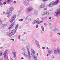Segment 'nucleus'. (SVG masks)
Segmentation results:
<instances>
[{
  "mask_svg": "<svg viewBox=\"0 0 60 60\" xmlns=\"http://www.w3.org/2000/svg\"><path fill=\"white\" fill-rule=\"evenodd\" d=\"M57 34H59V35H60V34L59 33H58Z\"/></svg>",
  "mask_w": 60,
  "mask_h": 60,
  "instance_id": "obj_49",
  "label": "nucleus"
},
{
  "mask_svg": "<svg viewBox=\"0 0 60 60\" xmlns=\"http://www.w3.org/2000/svg\"><path fill=\"white\" fill-rule=\"evenodd\" d=\"M0 1H1V0H0Z\"/></svg>",
  "mask_w": 60,
  "mask_h": 60,
  "instance_id": "obj_64",
  "label": "nucleus"
},
{
  "mask_svg": "<svg viewBox=\"0 0 60 60\" xmlns=\"http://www.w3.org/2000/svg\"><path fill=\"white\" fill-rule=\"evenodd\" d=\"M6 4V2L3 3L4 4Z\"/></svg>",
  "mask_w": 60,
  "mask_h": 60,
  "instance_id": "obj_43",
  "label": "nucleus"
},
{
  "mask_svg": "<svg viewBox=\"0 0 60 60\" xmlns=\"http://www.w3.org/2000/svg\"><path fill=\"white\" fill-rule=\"evenodd\" d=\"M52 58L53 59L55 58V57H54L53 56H52Z\"/></svg>",
  "mask_w": 60,
  "mask_h": 60,
  "instance_id": "obj_47",
  "label": "nucleus"
},
{
  "mask_svg": "<svg viewBox=\"0 0 60 60\" xmlns=\"http://www.w3.org/2000/svg\"><path fill=\"white\" fill-rule=\"evenodd\" d=\"M45 14L46 15V12H45H45H44V13H43V15H45Z\"/></svg>",
  "mask_w": 60,
  "mask_h": 60,
  "instance_id": "obj_30",
  "label": "nucleus"
},
{
  "mask_svg": "<svg viewBox=\"0 0 60 60\" xmlns=\"http://www.w3.org/2000/svg\"><path fill=\"white\" fill-rule=\"evenodd\" d=\"M38 55V53H37V55Z\"/></svg>",
  "mask_w": 60,
  "mask_h": 60,
  "instance_id": "obj_56",
  "label": "nucleus"
},
{
  "mask_svg": "<svg viewBox=\"0 0 60 60\" xmlns=\"http://www.w3.org/2000/svg\"><path fill=\"white\" fill-rule=\"evenodd\" d=\"M33 56L34 57V59L35 60H37V56H36V55H35L34 56Z\"/></svg>",
  "mask_w": 60,
  "mask_h": 60,
  "instance_id": "obj_14",
  "label": "nucleus"
},
{
  "mask_svg": "<svg viewBox=\"0 0 60 60\" xmlns=\"http://www.w3.org/2000/svg\"><path fill=\"white\" fill-rule=\"evenodd\" d=\"M20 36H20V35H19V37H18V39L19 40V39H20Z\"/></svg>",
  "mask_w": 60,
  "mask_h": 60,
  "instance_id": "obj_34",
  "label": "nucleus"
},
{
  "mask_svg": "<svg viewBox=\"0 0 60 60\" xmlns=\"http://www.w3.org/2000/svg\"><path fill=\"white\" fill-rule=\"evenodd\" d=\"M14 2L15 3H16V2L15 1H14Z\"/></svg>",
  "mask_w": 60,
  "mask_h": 60,
  "instance_id": "obj_53",
  "label": "nucleus"
},
{
  "mask_svg": "<svg viewBox=\"0 0 60 60\" xmlns=\"http://www.w3.org/2000/svg\"><path fill=\"white\" fill-rule=\"evenodd\" d=\"M16 15H14L12 16V17L11 18L10 21L11 22H13L14 20H15V19H16Z\"/></svg>",
  "mask_w": 60,
  "mask_h": 60,
  "instance_id": "obj_4",
  "label": "nucleus"
},
{
  "mask_svg": "<svg viewBox=\"0 0 60 60\" xmlns=\"http://www.w3.org/2000/svg\"><path fill=\"white\" fill-rule=\"evenodd\" d=\"M52 2L53 3V5H56L58 3V0H57L56 1H55V2Z\"/></svg>",
  "mask_w": 60,
  "mask_h": 60,
  "instance_id": "obj_12",
  "label": "nucleus"
},
{
  "mask_svg": "<svg viewBox=\"0 0 60 60\" xmlns=\"http://www.w3.org/2000/svg\"><path fill=\"white\" fill-rule=\"evenodd\" d=\"M42 32H41V34H42Z\"/></svg>",
  "mask_w": 60,
  "mask_h": 60,
  "instance_id": "obj_59",
  "label": "nucleus"
},
{
  "mask_svg": "<svg viewBox=\"0 0 60 60\" xmlns=\"http://www.w3.org/2000/svg\"><path fill=\"white\" fill-rule=\"evenodd\" d=\"M37 23V21H36V20H35L33 22L32 24H35Z\"/></svg>",
  "mask_w": 60,
  "mask_h": 60,
  "instance_id": "obj_23",
  "label": "nucleus"
},
{
  "mask_svg": "<svg viewBox=\"0 0 60 60\" xmlns=\"http://www.w3.org/2000/svg\"><path fill=\"white\" fill-rule=\"evenodd\" d=\"M32 0H30V1H32Z\"/></svg>",
  "mask_w": 60,
  "mask_h": 60,
  "instance_id": "obj_63",
  "label": "nucleus"
},
{
  "mask_svg": "<svg viewBox=\"0 0 60 60\" xmlns=\"http://www.w3.org/2000/svg\"><path fill=\"white\" fill-rule=\"evenodd\" d=\"M48 0H42V1L45 2V1H47Z\"/></svg>",
  "mask_w": 60,
  "mask_h": 60,
  "instance_id": "obj_38",
  "label": "nucleus"
},
{
  "mask_svg": "<svg viewBox=\"0 0 60 60\" xmlns=\"http://www.w3.org/2000/svg\"><path fill=\"white\" fill-rule=\"evenodd\" d=\"M33 8L32 7H29L27 8L26 11L27 12H30L31 11H32V10H33Z\"/></svg>",
  "mask_w": 60,
  "mask_h": 60,
  "instance_id": "obj_5",
  "label": "nucleus"
},
{
  "mask_svg": "<svg viewBox=\"0 0 60 60\" xmlns=\"http://www.w3.org/2000/svg\"><path fill=\"white\" fill-rule=\"evenodd\" d=\"M57 30V29H55L54 30H53V31H56Z\"/></svg>",
  "mask_w": 60,
  "mask_h": 60,
  "instance_id": "obj_40",
  "label": "nucleus"
},
{
  "mask_svg": "<svg viewBox=\"0 0 60 60\" xmlns=\"http://www.w3.org/2000/svg\"><path fill=\"white\" fill-rule=\"evenodd\" d=\"M5 13V12H3V14H4Z\"/></svg>",
  "mask_w": 60,
  "mask_h": 60,
  "instance_id": "obj_55",
  "label": "nucleus"
},
{
  "mask_svg": "<svg viewBox=\"0 0 60 60\" xmlns=\"http://www.w3.org/2000/svg\"><path fill=\"white\" fill-rule=\"evenodd\" d=\"M2 53H3V52H1V53H0V56H1L2 55Z\"/></svg>",
  "mask_w": 60,
  "mask_h": 60,
  "instance_id": "obj_41",
  "label": "nucleus"
},
{
  "mask_svg": "<svg viewBox=\"0 0 60 60\" xmlns=\"http://www.w3.org/2000/svg\"><path fill=\"white\" fill-rule=\"evenodd\" d=\"M42 49H45V48L44 47H42Z\"/></svg>",
  "mask_w": 60,
  "mask_h": 60,
  "instance_id": "obj_44",
  "label": "nucleus"
},
{
  "mask_svg": "<svg viewBox=\"0 0 60 60\" xmlns=\"http://www.w3.org/2000/svg\"><path fill=\"white\" fill-rule=\"evenodd\" d=\"M37 24H40V23H42L43 21H37Z\"/></svg>",
  "mask_w": 60,
  "mask_h": 60,
  "instance_id": "obj_20",
  "label": "nucleus"
},
{
  "mask_svg": "<svg viewBox=\"0 0 60 60\" xmlns=\"http://www.w3.org/2000/svg\"><path fill=\"white\" fill-rule=\"evenodd\" d=\"M40 8H42L45 7V5H44V3H41V5L39 7Z\"/></svg>",
  "mask_w": 60,
  "mask_h": 60,
  "instance_id": "obj_7",
  "label": "nucleus"
},
{
  "mask_svg": "<svg viewBox=\"0 0 60 60\" xmlns=\"http://www.w3.org/2000/svg\"><path fill=\"white\" fill-rule=\"evenodd\" d=\"M48 53L49 54H51V51L50 50H49L48 51Z\"/></svg>",
  "mask_w": 60,
  "mask_h": 60,
  "instance_id": "obj_32",
  "label": "nucleus"
},
{
  "mask_svg": "<svg viewBox=\"0 0 60 60\" xmlns=\"http://www.w3.org/2000/svg\"><path fill=\"white\" fill-rule=\"evenodd\" d=\"M44 25H45V26H47V24L45 23H44Z\"/></svg>",
  "mask_w": 60,
  "mask_h": 60,
  "instance_id": "obj_42",
  "label": "nucleus"
},
{
  "mask_svg": "<svg viewBox=\"0 0 60 60\" xmlns=\"http://www.w3.org/2000/svg\"><path fill=\"white\" fill-rule=\"evenodd\" d=\"M44 10H47V8H44Z\"/></svg>",
  "mask_w": 60,
  "mask_h": 60,
  "instance_id": "obj_45",
  "label": "nucleus"
},
{
  "mask_svg": "<svg viewBox=\"0 0 60 60\" xmlns=\"http://www.w3.org/2000/svg\"><path fill=\"white\" fill-rule=\"evenodd\" d=\"M22 59H24V58L23 57H22L21 58Z\"/></svg>",
  "mask_w": 60,
  "mask_h": 60,
  "instance_id": "obj_50",
  "label": "nucleus"
},
{
  "mask_svg": "<svg viewBox=\"0 0 60 60\" xmlns=\"http://www.w3.org/2000/svg\"><path fill=\"white\" fill-rule=\"evenodd\" d=\"M24 34H26V32H24Z\"/></svg>",
  "mask_w": 60,
  "mask_h": 60,
  "instance_id": "obj_60",
  "label": "nucleus"
},
{
  "mask_svg": "<svg viewBox=\"0 0 60 60\" xmlns=\"http://www.w3.org/2000/svg\"><path fill=\"white\" fill-rule=\"evenodd\" d=\"M16 30H13L9 34L8 36L11 37L13 35L15 34V33H16Z\"/></svg>",
  "mask_w": 60,
  "mask_h": 60,
  "instance_id": "obj_2",
  "label": "nucleus"
},
{
  "mask_svg": "<svg viewBox=\"0 0 60 60\" xmlns=\"http://www.w3.org/2000/svg\"><path fill=\"white\" fill-rule=\"evenodd\" d=\"M31 55H32V56H34V55L35 54V51L31 49Z\"/></svg>",
  "mask_w": 60,
  "mask_h": 60,
  "instance_id": "obj_8",
  "label": "nucleus"
},
{
  "mask_svg": "<svg viewBox=\"0 0 60 60\" xmlns=\"http://www.w3.org/2000/svg\"><path fill=\"white\" fill-rule=\"evenodd\" d=\"M24 4L25 5H26V6H28L30 5L29 3H27L26 1H24Z\"/></svg>",
  "mask_w": 60,
  "mask_h": 60,
  "instance_id": "obj_10",
  "label": "nucleus"
},
{
  "mask_svg": "<svg viewBox=\"0 0 60 60\" xmlns=\"http://www.w3.org/2000/svg\"><path fill=\"white\" fill-rule=\"evenodd\" d=\"M53 3L52 2H51L49 4L48 6L49 7H52V6H53Z\"/></svg>",
  "mask_w": 60,
  "mask_h": 60,
  "instance_id": "obj_15",
  "label": "nucleus"
},
{
  "mask_svg": "<svg viewBox=\"0 0 60 60\" xmlns=\"http://www.w3.org/2000/svg\"><path fill=\"white\" fill-rule=\"evenodd\" d=\"M45 12H46V15H49V11H45Z\"/></svg>",
  "mask_w": 60,
  "mask_h": 60,
  "instance_id": "obj_21",
  "label": "nucleus"
},
{
  "mask_svg": "<svg viewBox=\"0 0 60 60\" xmlns=\"http://www.w3.org/2000/svg\"><path fill=\"white\" fill-rule=\"evenodd\" d=\"M54 54H55L56 55V54L57 53V51L56 50H54Z\"/></svg>",
  "mask_w": 60,
  "mask_h": 60,
  "instance_id": "obj_25",
  "label": "nucleus"
},
{
  "mask_svg": "<svg viewBox=\"0 0 60 60\" xmlns=\"http://www.w3.org/2000/svg\"><path fill=\"white\" fill-rule=\"evenodd\" d=\"M7 25L6 24H3L2 25V27H4V26H6Z\"/></svg>",
  "mask_w": 60,
  "mask_h": 60,
  "instance_id": "obj_24",
  "label": "nucleus"
},
{
  "mask_svg": "<svg viewBox=\"0 0 60 60\" xmlns=\"http://www.w3.org/2000/svg\"><path fill=\"white\" fill-rule=\"evenodd\" d=\"M10 60H13L12 59V58H11Z\"/></svg>",
  "mask_w": 60,
  "mask_h": 60,
  "instance_id": "obj_52",
  "label": "nucleus"
},
{
  "mask_svg": "<svg viewBox=\"0 0 60 60\" xmlns=\"http://www.w3.org/2000/svg\"><path fill=\"white\" fill-rule=\"evenodd\" d=\"M2 48H3V47H0V49H2Z\"/></svg>",
  "mask_w": 60,
  "mask_h": 60,
  "instance_id": "obj_46",
  "label": "nucleus"
},
{
  "mask_svg": "<svg viewBox=\"0 0 60 60\" xmlns=\"http://www.w3.org/2000/svg\"><path fill=\"white\" fill-rule=\"evenodd\" d=\"M49 54H47V56H49Z\"/></svg>",
  "mask_w": 60,
  "mask_h": 60,
  "instance_id": "obj_57",
  "label": "nucleus"
},
{
  "mask_svg": "<svg viewBox=\"0 0 60 60\" xmlns=\"http://www.w3.org/2000/svg\"><path fill=\"white\" fill-rule=\"evenodd\" d=\"M58 14H59V11L55 12L54 13V15L55 16H57L58 15Z\"/></svg>",
  "mask_w": 60,
  "mask_h": 60,
  "instance_id": "obj_13",
  "label": "nucleus"
},
{
  "mask_svg": "<svg viewBox=\"0 0 60 60\" xmlns=\"http://www.w3.org/2000/svg\"><path fill=\"white\" fill-rule=\"evenodd\" d=\"M47 49H49V48H48V47H47Z\"/></svg>",
  "mask_w": 60,
  "mask_h": 60,
  "instance_id": "obj_61",
  "label": "nucleus"
},
{
  "mask_svg": "<svg viewBox=\"0 0 60 60\" xmlns=\"http://www.w3.org/2000/svg\"><path fill=\"white\" fill-rule=\"evenodd\" d=\"M12 14V13H11L10 14H8L7 15V17L9 18V17H10V16Z\"/></svg>",
  "mask_w": 60,
  "mask_h": 60,
  "instance_id": "obj_19",
  "label": "nucleus"
},
{
  "mask_svg": "<svg viewBox=\"0 0 60 60\" xmlns=\"http://www.w3.org/2000/svg\"><path fill=\"white\" fill-rule=\"evenodd\" d=\"M59 13L60 14V11H59Z\"/></svg>",
  "mask_w": 60,
  "mask_h": 60,
  "instance_id": "obj_62",
  "label": "nucleus"
},
{
  "mask_svg": "<svg viewBox=\"0 0 60 60\" xmlns=\"http://www.w3.org/2000/svg\"><path fill=\"white\" fill-rule=\"evenodd\" d=\"M10 40H11L13 41H14V39L11 38L10 39Z\"/></svg>",
  "mask_w": 60,
  "mask_h": 60,
  "instance_id": "obj_36",
  "label": "nucleus"
},
{
  "mask_svg": "<svg viewBox=\"0 0 60 60\" xmlns=\"http://www.w3.org/2000/svg\"><path fill=\"white\" fill-rule=\"evenodd\" d=\"M27 50L28 51V53L29 52V48H27Z\"/></svg>",
  "mask_w": 60,
  "mask_h": 60,
  "instance_id": "obj_33",
  "label": "nucleus"
},
{
  "mask_svg": "<svg viewBox=\"0 0 60 60\" xmlns=\"http://www.w3.org/2000/svg\"><path fill=\"white\" fill-rule=\"evenodd\" d=\"M35 43L36 44V45L37 46L38 48H40V45H39V42H38V41H37L36 40H35Z\"/></svg>",
  "mask_w": 60,
  "mask_h": 60,
  "instance_id": "obj_6",
  "label": "nucleus"
},
{
  "mask_svg": "<svg viewBox=\"0 0 60 60\" xmlns=\"http://www.w3.org/2000/svg\"><path fill=\"white\" fill-rule=\"evenodd\" d=\"M41 27V28L42 29V31H44V27H43V26H42Z\"/></svg>",
  "mask_w": 60,
  "mask_h": 60,
  "instance_id": "obj_27",
  "label": "nucleus"
},
{
  "mask_svg": "<svg viewBox=\"0 0 60 60\" xmlns=\"http://www.w3.org/2000/svg\"><path fill=\"white\" fill-rule=\"evenodd\" d=\"M0 60H3V59H2V58H1V59H0Z\"/></svg>",
  "mask_w": 60,
  "mask_h": 60,
  "instance_id": "obj_58",
  "label": "nucleus"
},
{
  "mask_svg": "<svg viewBox=\"0 0 60 60\" xmlns=\"http://www.w3.org/2000/svg\"><path fill=\"white\" fill-rule=\"evenodd\" d=\"M23 19H19V21H23Z\"/></svg>",
  "mask_w": 60,
  "mask_h": 60,
  "instance_id": "obj_29",
  "label": "nucleus"
},
{
  "mask_svg": "<svg viewBox=\"0 0 60 60\" xmlns=\"http://www.w3.org/2000/svg\"><path fill=\"white\" fill-rule=\"evenodd\" d=\"M0 4H1V5H2V4H2V3H0Z\"/></svg>",
  "mask_w": 60,
  "mask_h": 60,
  "instance_id": "obj_51",
  "label": "nucleus"
},
{
  "mask_svg": "<svg viewBox=\"0 0 60 60\" xmlns=\"http://www.w3.org/2000/svg\"><path fill=\"white\" fill-rule=\"evenodd\" d=\"M1 22H2V21H1L0 20V23H1Z\"/></svg>",
  "mask_w": 60,
  "mask_h": 60,
  "instance_id": "obj_54",
  "label": "nucleus"
},
{
  "mask_svg": "<svg viewBox=\"0 0 60 60\" xmlns=\"http://www.w3.org/2000/svg\"><path fill=\"white\" fill-rule=\"evenodd\" d=\"M28 20L29 21H30L31 20V19L30 18H28Z\"/></svg>",
  "mask_w": 60,
  "mask_h": 60,
  "instance_id": "obj_28",
  "label": "nucleus"
},
{
  "mask_svg": "<svg viewBox=\"0 0 60 60\" xmlns=\"http://www.w3.org/2000/svg\"><path fill=\"white\" fill-rule=\"evenodd\" d=\"M29 44H27L26 45V47L27 48H28V47H29Z\"/></svg>",
  "mask_w": 60,
  "mask_h": 60,
  "instance_id": "obj_31",
  "label": "nucleus"
},
{
  "mask_svg": "<svg viewBox=\"0 0 60 60\" xmlns=\"http://www.w3.org/2000/svg\"><path fill=\"white\" fill-rule=\"evenodd\" d=\"M11 1L10 0H8V1L6 2V3L8 4H10V3H11Z\"/></svg>",
  "mask_w": 60,
  "mask_h": 60,
  "instance_id": "obj_17",
  "label": "nucleus"
},
{
  "mask_svg": "<svg viewBox=\"0 0 60 60\" xmlns=\"http://www.w3.org/2000/svg\"><path fill=\"white\" fill-rule=\"evenodd\" d=\"M18 25L17 24L15 27V29L16 30H17V29H18Z\"/></svg>",
  "mask_w": 60,
  "mask_h": 60,
  "instance_id": "obj_26",
  "label": "nucleus"
},
{
  "mask_svg": "<svg viewBox=\"0 0 60 60\" xmlns=\"http://www.w3.org/2000/svg\"><path fill=\"white\" fill-rule=\"evenodd\" d=\"M34 13L36 15H37L38 14V12L36 10H35L34 11Z\"/></svg>",
  "mask_w": 60,
  "mask_h": 60,
  "instance_id": "obj_22",
  "label": "nucleus"
},
{
  "mask_svg": "<svg viewBox=\"0 0 60 60\" xmlns=\"http://www.w3.org/2000/svg\"><path fill=\"white\" fill-rule=\"evenodd\" d=\"M37 21H39V18H38L37 19Z\"/></svg>",
  "mask_w": 60,
  "mask_h": 60,
  "instance_id": "obj_37",
  "label": "nucleus"
},
{
  "mask_svg": "<svg viewBox=\"0 0 60 60\" xmlns=\"http://www.w3.org/2000/svg\"><path fill=\"white\" fill-rule=\"evenodd\" d=\"M13 10V8H10L8 9L7 12V14H11V13H12V11Z\"/></svg>",
  "mask_w": 60,
  "mask_h": 60,
  "instance_id": "obj_3",
  "label": "nucleus"
},
{
  "mask_svg": "<svg viewBox=\"0 0 60 60\" xmlns=\"http://www.w3.org/2000/svg\"><path fill=\"white\" fill-rule=\"evenodd\" d=\"M13 54L14 56L13 57L14 58H15L16 57V52H13Z\"/></svg>",
  "mask_w": 60,
  "mask_h": 60,
  "instance_id": "obj_16",
  "label": "nucleus"
},
{
  "mask_svg": "<svg viewBox=\"0 0 60 60\" xmlns=\"http://www.w3.org/2000/svg\"><path fill=\"white\" fill-rule=\"evenodd\" d=\"M51 17H49V19H51Z\"/></svg>",
  "mask_w": 60,
  "mask_h": 60,
  "instance_id": "obj_48",
  "label": "nucleus"
},
{
  "mask_svg": "<svg viewBox=\"0 0 60 60\" xmlns=\"http://www.w3.org/2000/svg\"><path fill=\"white\" fill-rule=\"evenodd\" d=\"M4 52V53L3 54L4 55V58H5L6 56V54H7V50L5 51Z\"/></svg>",
  "mask_w": 60,
  "mask_h": 60,
  "instance_id": "obj_9",
  "label": "nucleus"
},
{
  "mask_svg": "<svg viewBox=\"0 0 60 60\" xmlns=\"http://www.w3.org/2000/svg\"><path fill=\"white\" fill-rule=\"evenodd\" d=\"M38 26H38V25H37L36 26V28H37L38 27Z\"/></svg>",
  "mask_w": 60,
  "mask_h": 60,
  "instance_id": "obj_39",
  "label": "nucleus"
},
{
  "mask_svg": "<svg viewBox=\"0 0 60 60\" xmlns=\"http://www.w3.org/2000/svg\"><path fill=\"white\" fill-rule=\"evenodd\" d=\"M14 24L13 23L11 24V26H10L9 27L8 29L12 28H13V27H14Z\"/></svg>",
  "mask_w": 60,
  "mask_h": 60,
  "instance_id": "obj_11",
  "label": "nucleus"
},
{
  "mask_svg": "<svg viewBox=\"0 0 60 60\" xmlns=\"http://www.w3.org/2000/svg\"><path fill=\"white\" fill-rule=\"evenodd\" d=\"M22 49H23V50L24 51V52H25L26 51V49H25L23 48Z\"/></svg>",
  "mask_w": 60,
  "mask_h": 60,
  "instance_id": "obj_35",
  "label": "nucleus"
},
{
  "mask_svg": "<svg viewBox=\"0 0 60 60\" xmlns=\"http://www.w3.org/2000/svg\"><path fill=\"white\" fill-rule=\"evenodd\" d=\"M58 50H57V52H58V54L60 55V50L59 49V48H57Z\"/></svg>",
  "mask_w": 60,
  "mask_h": 60,
  "instance_id": "obj_18",
  "label": "nucleus"
},
{
  "mask_svg": "<svg viewBox=\"0 0 60 60\" xmlns=\"http://www.w3.org/2000/svg\"><path fill=\"white\" fill-rule=\"evenodd\" d=\"M23 55L27 57V58H29L30 59L31 58V56L30 55V52H29L28 54L26 52H23L22 53Z\"/></svg>",
  "mask_w": 60,
  "mask_h": 60,
  "instance_id": "obj_1",
  "label": "nucleus"
}]
</instances>
